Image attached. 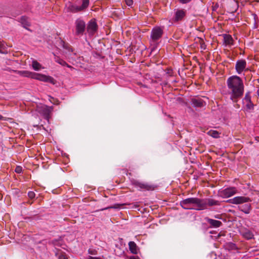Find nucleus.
I'll return each mask as SVG.
<instances>
[{
    "label": "nucleus",
    "mask_w": 259,
    "mask_h": 259,
    "mask_svg": "<svg viewBox=\"0 0 259 259\" xmlns=\"http://www.w3.org/2000/svg\"><path fill=\"white\" fill-rule=\"evenodd\" d=\"M227 85L230 99L234 103H237L242 98L244 93L242 79L237 75L230 76L227 80Z\"/></svg>",
    "instance_id": "1"
},
{
    "label": "nucleus",
    "mask_w": 259,
    "mask_h": 259,
    "mask_svg": "<svg viewBox=\"0 0 259 259\" xmlns=\"http://www.w3.org/2000/svg\"><path fill=\"white\" fill-rule=\"evenodd\" d=\"M251 201L250 197L245 196H236L227 201L228 203L231 204L239 205V210L245 214H249L251 210V205L249 203Z\"/></svg>",
    "instance_id": "2"
},
{
    "label": "nucleus",
    "mask_w": 259,
    "mask_h": 259,
    "mask_svg": "<svg viewBox=\"0 0 259 259\" xmlns=\"http://www.w3.org/2000/svg\"><path fill=\"white\" fill-rule=\"evenodd\" d=\"M180 205L185 209L201 210V199L197 197H190L180 201Z\"/></svg>",
    "instance_id": "3"
},
{
    "label": "nucleus",
    "mask_w": 259,
    "mask_h": 259,
    "mask_svg": "<svg viewBox=\"0 0 259 259\" xmlns=\"http://www.w3.org/2000/svg\"><path fill=\"white\" fill-rule=\"evenodd\" d=\"M163 34V28L155 26L151 32L150 41L151 44H156L162 37Z\"/></svg>",
    "instance_id": "4"
},
{
    "label": "nucleus",
    "mask_w": 259,
    "mask_h": 259,
    "mask_svg": "<svg viewBox=\"0 0 259 259\" xmlns=\"http://www.w3.org/2000/svg\"><path fill=\"white\" fill-rule=\"evenodd\" d=\"M89 0H82L81 6H78L75 5L70 4L68 7L67 9L68 11L74 13L84 11L89 7Z\"/></svg>",
    "instance_id": "5"
},
{
    "label": "nucleus",
    "mask_w": 259,
    "mask_h": 259,
    "mask_svg": "<svg viewBox=\"0 0 259 259\" xmlns=\"http://www.w3.org/2000/svg\"><path fill=\"white\" fill-rule=\"evenodd\" d=\"M238 193L236 188L230 187L219 191V195L223 198H227L230 197Z\"/></svg>",
    "instance_id": "6"
},
{
    "label": "nucleus",
    "mask_w": 259,
    "mask_h": 259,
    "mask_svg": "<svg viewBox=\"0 0 259 259\" xmlns=\"http://www.w3.org/2000/svg\"><path fill=\"white\" fill-rule=\"evenodd\" d=\"M31 78L35 79L44 82H50L53 84H54L56 82L55 80L50 76H47L45 74L33 72L32 73Z\"/></svg>",
    "instance_id": "7"
},
{
    "label": "nucleus",
    "mask_w": 259,
    "mask_h": 259,
    "mask_svg": "<svg viewBox=\"0 0 259 259\" xmlns=\"http://www.w3.org/2000/svg\"><path fill=\"white\" fill-rule=\"evenodd\" d=\"M37 111L41 114H42L44 118L49 121V118L51 117V113L52 112V107H49L46 105H40L37 107Z\"/></svg>",
    "instance_id": "8"
},
{
    "label": "nucleus",
    "mask_w": 259,
    "mask_h": 259,
    "mask_svg": "<svg viewBox=\"0 0 259 259\" xmlns=\"http://www.w3.org/2000/svg\"><path fill=\"white\" fill-rule=\"evenodd\" d=\"M201 203L202 204L201 210L207 209L208 206L221 205L219 201L211 198L201 199Z\"/></svg>",
    "instance_id": "9"
},
{
    "label": "nucleus",
    "mask_w": 259,
    "mask_h": 259,
    "mask_svg": "<svg viewBox=\"0 0 259 259\" xmlns=\"http://www.w3.org/2000/svg\"><path fill=\"white\" fill-rule=\"evenodd\" d=\"M135 187L139 188L140 190L145 191H153L157 187L156 185L149 184L147 183H142L138 181H136L134 183Z\"/></svg>",
    "instance_id": "10"
},
{
    "label": "nucleus",
    "mask_w": 259,
    "mask_h": 259,
    "mask_svg": "<svg viewBox=\"0 0 259 259\" xmlns=\"http://www.w3.org/2000/svg\"><path fill=\"white\" fill-rule=\"evenodd\" d=\"M75 27L76 35H82L85 30V22L81 19H77L75 21Z\"/></svg>",
    "instance_id": "11"
},
{
    "label": "nucleus",
    "mask_w": 259,
    "mask_h": 259,
    "mask_svg": "<svg viewBox=\"0 0 259 259\" xmlns=\"http://www.w3.org/2000/svg\"><path fill=\"white\" fill-rule=\"evenodd\" d=\"M87 31L90 35H93L98 29V25L95 20H91L87 26Z\"/></svg>",
    "instance_id": "12"
},
{
    "label": "nucleus",
    "mask_w": 259,
    "mask_h": 259,
    "mask_svg": "<svg viewBox=\"0 0 259 259\" xmlns=\"http://www.w3.org/2000/svg\"><path fill=\"white\" fill-rule=\"evenodd\" d=\"M244 103L245 104V107L247 110H253L254 108V104L251 101V96L249 93L245 94V97L243 100Z\"/></svg>",
    "instance_id": "13"
},
{
    "label": "nucleus",
    "mask_w": 259,
    "mask_h": 259,
    "mask_svg": "<svg viewBox=\"0 0 259 259\" xmlns=\"http://www.w3.org/2000/svg\"><path fill=\"white\" fill-rule=\"evenodd\" d=\"M246 62L244 60H240L237 61L235 69L238 73L240 74L245 68Z\"/></svg>",
    "instance_id": "14"
},
{
    "label": "nucleus",
    "mask_w": 259,
    "mask_h": 259,
    "mask_svg": "<svg viewBox=\"0 0 259 259\" xmlns=\"http://www.w3.org/2000/svg\"><path fill=\"white\" fill-rule=\"evenodd\" d=\"M192 105L195 107H202L205 105V102L201 98H193L191 99Z\"/></svg>",
    "instance_id": "15"
},
{
    "label": "nucleus",
    "mask_w": 259,
    "mask_h": 259,
    "mask_svg": "<svg viewBox=\"0 0 259 259\" xmlns=\"http://www.w3.org/2000/svg\"><path fill=\"white\" fill-rule=\"evenodd\" d=\"M224 43L226 46H232L234 44V40L232 36L228 34H223Z\"/></svg>",
    "instance_id": "16"
},
{
    "label": "nucleus",
    "mask_w": 259,
    "mask_h": 259,
    "mask_svg": "<svg viewBox=\"0 0 259 259\" xmlns=\"http://www.w3.org/2000/svg\"><path fill=\"white\" fill-rule=\"evenodd\" d=\"M54 55V60L55 62H57L59 64L63 66H67V67L73 69H74L72 66L71 65L68 64L64 60L60 58L59 56H56V55Z\"/></svg>",
    "instance_id": "17"
},
{
    "label": "nucleus",
    "mask_w": 259,
    "mask_h": 259,
    "mask_svg": "<svg viewBox=\"0 0 259 259\" xmlns=\"http://www.w3.org/2000/svg\"><path fill=\"white\" fill-rule=\"evenodd\" d=\"M128 246H129V249L132 253H133L134 254H138V251H139V248L135 242H134V241L129 242Z\"/></svg>",
    "instance_id": "18"
},
{
    "label": "nucleus",
    "mask_w": 259,
    "mask_h": 259,
    "mask_svg": "<svg viewBox=\"0 0 259 259\" xmlns=\"http://www.w3.org/2000/svg\"><path fill=\"white\" fill-rule=\"evenodd\" d=\"M186 12L183 10H180L176 12L175 14V21H178L181 20L185 16Z\"/></svg>",
    "instance_id": "19"
},
{
    "label": "nucleus",
    "mask_w": 259,
    "mask_h": 259,
    "mask_svg": "<svg viewBox=\"0 0 259 259\" xmlns=\"http://www.w3.org/2000/svg\"><path fill=\"white\" fill-rule=\"evenodd\" d=\"M13 71L15 72L20 76L29 77L31 78L32 72L26 70H13Z\"/></svg>",
    "instance_id": "20"
},
{
    "label": "nucleus",
    "mask_w": 259,
    "mask_h": 259,
    "mask_svg": "<svg viewBox=\"0 0 259 259\" xmlns=\"http://www.w3.org/2000/svg\"><path fill=\"white\" fill-rule=\"evenodd\" d=\"M207 222L213 227L217 228L220 227L222 225L221 221L213 220L211 219H207Z\"/></svg>",
    "instance_id": "21"
},
{
    "label": "nucleus",
    "mask_w": 259,
    "mask_h": 259,
    "mask_svg": "<svg viewBox=\"0 0 259 259\" xmlns=\"http://www.w3.org/2000/svg\"><path fill=\"white\" fill-rule=\"evenodd\" d=\"M241 235L247 239H250L252 238L253 237V234H252V233L248 230H245L242 231L241 232Z\"/></svg>",
    "instance_id": "22"
},
{
    "label": "nucleus",
    "mask_w": 259,
    "mask_h": 259,
    "mask_svg": "<svg viewBox=\"0 0 259 259\" xmlns=\"http://www.w3.org/2000/svg\"><path fill=\"white\" fill-rule=\"evenodd\" d=\"M61 46L64 49L70 52H73V50L71 46L67 42L61 40L60 41Z\"/></svg>",
    "instance_id": "23"
},
{
    "label": "nucleus",
    "mask_w": 259,
    "mask_h": 259,
    "mask_svg": "<svg viewBox=\"0 0 259 259\" xmlns=\"http://www.w3.org/2000/svg\"><path fill=\"white\" fill-rule=\"evenodd\" d=\"M207 134L214 138H218L220 137V133L217 131L210 130L207 132Z\"/></svg>",
    "instance_id": "24"
},
{
    "label": "nucleus",
    "mask_w": 259,
    "mask_h": 259,
    "mask_svg": "<svg viewBox=\"0 0 259 259\" xmlns=\"http://www.w3.org/2000/svg\"><path fill=\"white\" fill-rule=\"evenodd\" d=\"M225 247L229 250H236L237 249L236 244L232 242L227 243L225 245Z\"/></svg>",
    "instance_id": "25"
},
{
    "label": "nucleus",
    "mask_w": 259,
    "mask_h": 259,
    "mask_svg": "<svg viewBox=\"0 0 259 259\" xmlns=\"http://www.w3.org/2000/svg\"><path fill=\"white\" fill-rule=\"evenodd\" d=\"M32 66L34 70H39L41 68V65L37 61L34 60L32 61Z\"/></svg>",
    "instance_id": "26"
},
{
    "label": "nucleus",
    "mask_w": 259,
    "mask_h": 259,
    "mask_svg": "<svg viewBox=\"0 0 259 259\" xmlns=\"http://www.w3.org/2000/svg\"><path fill=\"white\" fill-rule=\"evenodd\" d=\"M125 204H126L125 203V204H115L113 206H111L105 208L104 209H102V210L107 209H109V208H119L121 206H123V205H125Z\"/></svg>",
    "instance_id": "27"
},
{
    "label": "nucleus",
    "mask_w": 259,
    "mask_h": 259,
    "mask_svg": "<svg viewBox=\"0 0 259 259\" xmlns=\"http://www.w3.org/2000/svg\"><path fill=\"white\" fill-rule=\"evenodd\" d=\"M27 18L24 16H23L21 18V20L22 22V23L26 26H29L30 24L29 22L27 20Z\"/></svg>",
    "instance_id": "28"
},
{
    "label": "nucleus",
    "mask_w": 259,
    "mask_h": 259,
    "mask_svg": "<svg viewBox=\"0 0 259 259\" xmlns=\"http://www.w3.org/2000/svg\"><path fill=\"white\" fill-rule=\"evenodd\" d=\"M28 196L30 199H33L35 197V194L34 192L33 191H29L28 193Z\"/></svg>",
    "instance_id": "29"
},
{
    "label": "nucleus",
    "mask_w": 259,
    "mask_h": 259,
    "mask_svg": "<svg viewBox=\"0 0 259 259\" xmlns=\"http://www.w3.org/2000/svg\"><path fill=\"white\" fill-rule=\"evenodd\" d=\"M58 259H68L64 252H62L58 256Z\"/></svg>",
    "instance_id": "30"
},
{
    "label": "nucleus",
    "mask_w": 259,
    "mask_h": 259,
    "mask_svg": "<svg viewBox=\"0 0 259 259\" xmlns=\"http://www.w3.org/2000/svg\"><path fill=\"white\" fill-rule=\"evenodd\" d=\"M15 171L17 174H20L22 171V168L20 166H17L15 168Z\"/></svg>",
    "instance_id": "31"
},
{
    "label": "nucleus",
    "mask_w": 259,
    "mask_h": 259,
    "mask_svg": "<svg viewBox=\"0 0 259 259\" xmlns=\"http://www.w3.org/2000/svg\"><path fill=\"white\" fill-rule=\"evenodd\" d=\"M140 202H137L132 203V205H133L132 208H136L139 207L140 206Z\"/></svg>",
    "instance_id": "32"
},
{
    "label": "nucleus",
    "mask_w": 259,
    "mask_h": 259,
    "mask_svg": "<svg viewBox=\"0 0 259 259\" xmlns=\"http://www.w3.org/2000/svg\"><path fill=\"white\" fill-rule=\"evenodd\" d=\"M125 2L128 6H131L133 4V0H125Z\"/></svg>",
    "instance_id": "33"
},
{
    "label": "nucleus",
    "mask_w": 259,
    "mask_h": 259,
    "mask_svg": "<svg viewBox=\"0 0 259 259\" xmlns=\"http://www.w3.org/2000/svg\"><path fill=\"white\" fill-rule=\"evenodd\" d=\"M191 0H179V1L182 3V4H186L187 3H189Z\"/></svg>",
    "instance_id": "34"
},
{
    "label": "nucleus",
    "mask_w": 259,
    "mask_h": 259,
    "mask_svg": "<svg viewBox=\"0 0 259 259\" xmlns=\"http://www.w3.org/2000/svg\"><path fill=\"white\" fill-rule=\"evenodd\" d=\"M4 48V44L1 41H0V52L2 51V49H3Z\"/></svg>",
    "instance_id": "35"
},
{
    "label": "nucleus",
    "mask_w": 259,
    "mask_h": 259,
    "mask_svg": "<svg viewBox=\"0 0 259 259\" xmlns=\"http://www.w3.org/2000/svg\"><path fill=\"white\" fill-rule=\"evenodd\" d=\"M88 259H101V258L100 257H93V256H90L89 257Z\"/></svg>",
    "instance_id": "36"
},
{
    "label": "nucleus",
    "mask_w": 259,
    "mask_h": 259,
    "mask_svg": "<svg viewBox=\"0 0 259 259\" xmlns=\"http://www.w3.org/2000/svg\"><path fill=\"white\" fill-rule=\"evenodd\" d=\"M129 259H140V258L138 256H131Z\"/></svg>",
    "instance_id": "37"
},
{
    "label": "nucleus",
    "mask_w": 259,
    "mask_h": 259,
    "mask_svg": "<svg viewBox=\"0 0 259 259\" xmlns=\"http://www.w3.org/2000/svg\"><path fill=\"white\" fill-rule=\"evenodd\" d=\"M88 252H89V253L91 254H95L94 251L92 250H91V249H89Z\"/></svg>",
    "instance_id": "38"
},
{
    "label": "nucleus",
    "mask_w": 259,
    "mask_h": 259,
    "mask_svg": "<svg viewBox=\"0 0 259 259\" xmlns=\"http://www.w3.org/2000/svg\"><path fill=\"white\" fill-rule=\"evenodd\" d=\"M255 141H256L257 142H259V137H255Z\"/></svg>",
    "instance_id": "39"
},
{
    "label": "nucleus",
    "mask_w": 259,
    "mask_h": 259,
    "mask_svg": "<svg viewBox=\"0 0 259 259\" xmlns=\"http://www.w3.org/2000/svg\"><path fill=\"white\" fill-rule=\"evenodd\" d=\"M3 116H2L1 115H0V120H2L3 119Z\"/></svg>",
    "instance_id": "40"
},
{
    "label": "nucleus",
    "mask_w": 259,
    "mask_h": 259,
    "mask_svg": "<svg viewBox=\"0 0 259 259\" xmlns=\"http://www.w3.org/2000/svg\"><path fill=\"white\" fill-rule=\"evenodd\" d=\"M218 6H215L213 8V10L214 11L215 8H217Z\"/></svg>",
    "instance_id": "41"
}]
</instances>
